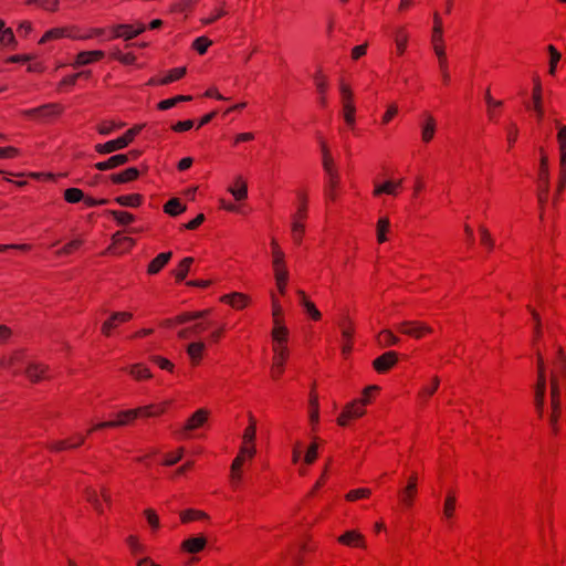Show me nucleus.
<instances>
[{"label":"nucleus","mask_w":566,"mask_h":566,"mask_svg":"<svg viewBox=\"0 0 566 566\" xmlns=\"http://www.w3.org/2000/svg\"><path fill=\"white\" fill-rule=\"evenodd\" d=\"M206 350L207 345L201 340L192 342L187 345L186 353L189 357L191 366L197 367L201 364Z\"/></svg>","instance_id":"nucleus-26"},{"label":"nucleus","mask_w":566,"mask_h":566,"mask_svg":"<svg viewBox=\"0 0 566 566\" xmlns=\"http://www.w3.org/2000/svg\"><path fill=\"white\" fill-rule=\"evenodd\" d=\"M298 205L291 217V237L296 245H300L305 234V223L308 217V199L305 192L297 195Z\"/></svg>","instance_id":"nucleus-2"},{"label":"nucleus","mask_w":566,"mask_h":566,"mask_svg":"<svg viewBox=\"0 0 566 566\" xmlns=\"http://www.w3.org/2000/svg\"><path fill=\"white\" fill-rule=\"evenodd\" d=\"M107 213L118 226H128L136 220L133 213L123 210H108Z\"/></svg>","instance_id":"nucleus-47"},{"label":"nucleus","mask_w":566,"mask_h":566,"mask_svg":"<svg viewBox=\"0 0 566 566\" xmlns=\"http://www.w3.org/2000/svg\"><path fill=\"white\" fill-rule=\"evenodd\" d=\"M15 45H17V40H15L12 29L4 27V29L0 33V46H2V48L12 46L14 49Z\"/></svg>","instance_id":"nucleus-56"},{"label":"nucleus","mask_w":566,"mask_h":566,"mask_svg":"<svg viewBox=\"0 0 566 566\" xmlns=\"http://www.w3.org/2000/svg\"><path fill=\"white\" fill-rule=\"evenodd\" d=\"M105 56L104 51L93 50V51H82L76 54L74 62L72 63L73 67H80L84 65H88L95 62L103 60Z\"/></svg>","instance_id":"nucleus-27"},{"label":"nucleus","mask_w":566,"mask_h":566,"mask_svg":"<svg viewBox=\"0 0 566 566\" xmlns=\"http://www.w3.org/2000/svg\"><path fill=\"white\" fill-rule=\"evenodd\" d=\"M377 342L381 347H390L399 344L400 338L390 329H382L377 335Z\"/></svg>","instance_id":"nucleus-43"},{"label":"nucleus","mask_w":566,"mask_h":566,"mask_svg":"<svg viewBox=\"0 0 566 566\" xmlns=\"http://www.w3.org/2000/svg\"><path fill=\"white\" fill-rule=\"evenodd\" d=\"M210 417V411L206 408L196 410L186 421L184 427L177 432L180 439H188L190 432L202 428Z\"/></svg>","instance_id":"nucleus-6"},{"label":"nucleus","mask_w":566,"mask_h":566,"mask_svg":"<svg viewBox=\"0 0 566 566\" xmlns=\"http://www.w3.org/2000/svg\"><path fill=\"white\" fill-rule=\"evenodd\" d=\"M314 83L317 93H327L328 91V77L323 73L322 70H318L314 75Z\"/></svg>","instance_id":"nucleus-63"},{"label":"nucleus","mask_w":566,"mask_h":566,"mask_svg":"<svg viewBox=\"0 0 566 566\" xmlns=\"http://www.w3.org/2000/svg\"><path fill=\"white\" fill-rule=\"evenodd\" d=\"M256 453L255 446H243L241 444L239 452L230 467V484L232 488H237L243 478V465L247 462H251Z\"/></svg>","instance_id":"nucleus-3"},{"label":"nucleus","mask_w":566,"mask_h":566,"mask_svg":"<svg viewBox=\"0 0 566 566\" xmlns=\"http://www.w3.org/2000/svg\"><path fill=\"white\" fill-rule=\"evenodd\" d=\"M133 319V313L130 312H113L109 317L102 324L101 333L105 337H112L115 329L120 325L128 323Z\"/></svg>","instance_id":"nucleus-10"},{"label":"nucleus","mask_w":566,"mask_h":566,"mask_svg":"<svg viewBox=\"0 0 566 566\" xmlns=\"http://www.w3.org/2000/svg\"><path fill=\"white\" fill-rule=\"evenodd\" d=\"M86 436L75 433L66 439L55 440L48 443V449L52 452H62L75 450L84 444Z\"/></svg>","instance_id":"nucleus-16"},{"label":"nucleus","mask_w":566,"mask_h":566,"mask_svg":"<svg viewBox=\"0 0 566 566\" xmlns=\"http://www.w3.org/2000/svg\"><path fill=\"white\" fill-rule=\"evenodd\" d=\"M417 494L418 474L416 472H412L408 478L407 485L403 489L399 490L398 500L403 507L409 509L413 505Z\"/></svg>","instance_id":"nucleus-14"},{"label":"nucleus","mask_w":566,"mask_h":566,"mask_svg":"<svg viewBox=\"0 0 566 566\" xmlns=\"http://www.w3.org/2000/svg\"><path fill=\"white\" fill-rule=\"evenodd\" d=\"M289 357L284 356H273L272 357V365L270 368V375L271 378L274 380H277L282 377L285 370V364L287 361Z\"/></svg>","instance_id":"nucleus-38"},{"label":"nucleus","mask_w":566,"mask_h":566,"mask_svg":"<svg viewBox=\"0 0 566 566\" xmlns=\"http://www.w3.org/2000/svg\"><path fill=\"white\" fill-rule=\"evenodd\" d=\"M558 132H557V144H558V151H559V163H566V126L556 124Z\"/></svg>","instance_id":"nucleus-48"},{"label":"nucleus","mask_w":566,"mask_h":566,"mask_svg":"<svg viewBox=\"0 0 566 566\" xmlns=\"http://www.w3.org/2000/svg\"><path fill=\"white\" fill-rule=\"evenodd\" d=\"M439 385H440V379H439V377L434 376L431 379V384L428 386H424L420 390L419 398L422 400H428L438 390Z\"/></svg>","instance_id":"nucleus-59"},{"label":"nucleus","mask_w":566,"mask_h":566,"mask_svg":"<svg viewBox=\"0 0 566 566\" xmlns=\"http://www.w3.org/2000/svg\"><path fill=\"white\" fill-rule=\"evenodd\" d=\"M25 377L33 384L50 380L53 378L52 369L43 363L31 361L24 369Z\"/></svg>","instance_id":"nucleus-13"},{"label":"nucleus","mask_w":566,"mask_h":566,"mask_svg":"<svg viewBox=\"0 0 566 566\" xmlns=\"http://www.w3.org/2000/svg\"><path fill=\"white\" fill-rule=\"evenodd\" d=\"M371 495V490L367 488L354 489L350 490L345 499L349 502H355L361 499H368Z\"/></svg>","instance_id":"nucleus-60"},{"label":"nucleus","mask_w":566,"mask_h":566,"mask_svg":"<svg viewBox=\"0 0 566 566\" xmlns=\"http://www.w3.org/2000/svg\"><path fill=\"white\" fill-rule=\"evenodd\" d=\"M365 412L366 409L364 408V403L358 400H353L344 407L343 411L337 418V423L340 427H346L352 420L363 417Z\"/></svg>","instance_id":"nucleus-15"},{"label":"nucleus","mask_w":566,"mask_h":566,"mask_svg":"<svg viewBox=\"0 0 566 566\" xmlns=\"http://www.w3.org/2000/svg\"><path fill=\"white\" fill-rule=\"evenodd\" d=\"M25 3L35 4L48 12H56L60 8V0H27Z\"/></svg>","instance_id":"nucleus-52"},{"label":"nucleus","mask_w":566,"mask_h":566,"mask_svg":"<svg viewBox=\"0 0 566 566\" xmlns=\"http://www.w3.org/2000/svg\"><path fill=\"white\" fill-rule=\"evenodd\" d=\"M114 202L122 207L138 208L144 202V196L140 193L122 195L114 198Z\"/></svg>","instance_id":"nucleus-34"},{"label":"nucleus","mask_w":566,"mask_h":566,"mask_svg":"<svg viewBox=\"0 0 566 566\" xmlns=\"http://www.w3.org/2000/svg\"><path fill=\"white\" fill-rule=\"evenodd\" d=\"M219 301L237 311H242L251 304L250 296L241 292L224 294L220 296Z\"/></svg>","instance_id":"nucleus-20"},{"label":"nucleus","mask_w":566,"mask_h":566,"mask_svg":"<svg viewBox=\"0 0 566 566\" xmlns=\"http://www.w3.org/2000/svg\"><path fill=\"white\" fill-rule=\"evenodd\" d=\"M94 148H95L96 153H98L101 155H105V154H111L116 150L123 149V148H125V146L118 137L116 139L108 140L104 144H96Z\"/></svg>","instance_id":"nucleus-41"},{"label":"nucleus","mask_w":566,"mask_h":566,"mask_svg":"<svg viewBox=\"0 0 566 566\" xmlns=\"http://www.w3.org/2000/svg\"><path fill=\"white\" fill-rule=\"evenodd\" d=\"M339 186V175H333L327 177L326 184V196L329 200L336 199V190Z\"/></svg>","instance_id":"nucleus-57"},{"label":"nucleus","mask_w":566,"mask_h":566,"mask_svg":"<svg viewBox=\"0 0 566 566\" xmlns=\"http://www.w3.org/2000/svg\"><path fill=\"white\" fill-rule=\"evenodd\" d=\"M271 254L273 272H289L285 263V254L274 238L271 240Z\"/></svg>","instance_id":"nucleus-25"},{"label":"nucleus","mask_w":566,"mask_h":566,"mask_svg":"<svg viewBox=\"0 0 566 566\" xmlns=\"http://www.w3.org/2000/svg\"><path fill=\"white\" fill-rule=\"evenodd\" d=\"M396 329L415 339H421L433 332L432 327L420 321H403L396 326Z\"/></svg>","instance_id":"nucleus-7"},{"label":"nucleus","mask_w":566,"mask_h":566,"mask_svg":"<svg viewBox=\"0 0 566 566\" xmlns=\"http://www.w3.org/2000/svg\"><path fill=\"white\" fill-rule=\"evenodd\" d=\"M192 263H193V258H191V256L184 258L179 262L177 268L172 271V274L177 282H181L186 279V276L188 275V273L190 271Z\"/></svg>","instance_id":"nucleus-40"},{"label":"nucleus","mask_w":566,"mask_h":566,"mask_svg":"<svg viewBox=\"0 0 566 566\" xmlns=\"http://www.w3.org/2000/svg\"><path fill=\"white\" fill-rule=\"evenodd\" d=\"M186 211V205H184L179 198H171L164 205V212L177 217Z\"/></svg>","instance_id":"nucleus-42"},{"label":"nucleus","mask_w":566,"mask_h":566,"mask_svg":"<svg viewBox=\"0 0 566 566\" xmlns=\"http://www.w3.org/2000/svg\"><path fill=\"white\" fill-rule=\"evenodd\" d=\"M297 293L301 296V303L305 307L306 313L311 316L313 321H319L322 318V314L317 310L315 304L306 297L304 291H298Z\"/></svg>","instance_id":"nucleus-46"},{"label":"nucleus","mask_w":566,"mask_h":566,"mask_svg":"<svg viewBox=\"0 0 566 566\" xmlns=\"http://www.w3.org/2000/svg\"><path fill=\"white\" fill-rule=\"evenodd\" d=\"M128 373L137 381L147 380L153 377L149 368L144 364H134L129 366Z\"/></svg>","instance_id":"nucleus-39"},{"label":"nucleus","mask_w":566,"mask_h":566,"mask_svg":"<svg viewBox=\"0 0 566 566\" xmlns=\"http://www.w3.org/2000/svg\"><path fill=\"white\" fill-rule=\"evenodd\" d=\"M140 172L135 167L126 168L125 170L109 175L108 179L114 185L128 184L136 180Z\"/></svg>","instance_id":"nucleus-30"},{"label":"nucleus","mask_w":566,"mask_h":566,"mask_svg":"<svg viewBox=\"0 0 566 566\" xmlns=\"http://www.w3.org/2000/svg\"><path fill=\"white\" fill-rule=\"evenodd\" d=\"M228 191L237 201L245 200L248 197V184L242 176H238L229 186Z\"/></svg>","instance_id":"nucleus-31"},{"label":"nucleus","mask_w":566,"mask_h":566,"mask_svg":"<svg viewBox=\"0 0 566 566\" xmlns=\"http://www.w3.org/2000/svg\"><path fill=\"white\" fill-rule=\"evenodd\" d=\"M83 245V240L74 239L64 244L60 250L55 252L56 256L71 255L76 252Z\"/></svg>","instance_id":"nucleus-53"},{"label":"nucleus","mask_w":566,"mask_h":566,"mask_svg":"<svg viewBox=\"0 0 566 566\" xmlns=\"http://www.w3.org/2000/svg\"><path fill=\"white\" fill-rule=\"evenodd\" d=\"M137 155L138 154L136 151H130L128 154L114 155L105 161L96 163L95 168L101 171L111 170V169H114V168L125 165L130 159L137 158Z\"/></svg>","instance_id":"nucleus-19"},{"label":"nucleus","mask_w":566,"mask_h":566,"mask_svg":"<svg viewBox=\"0 0 566 566\" xmlns=\"http://www.w3.org/2000/svg\"><path fill=\"white\" fill-rule=\"evenodd\" d=\"M322 150H323V168L328 176L338 175L337 168L335 166L334 159L326 146L325 143L322 144Z\"/></svg>","instance_id":"nucleus-45"},{"label":"nucleus","mask_w":566,"mask_h":566,"mask_svg":"<svg viewBox=\"0 0 566 566\" xmlns=\"http://www.w3.org/2000/svg\"><path fill=\"white\" fill-rule=\"evenodd\" d=\"M541 159H539V169H538V184H539V195L538 201L541 203L547 200L548 189H549V172H548V157L543 148H539Z\"/></svg>","instance_id":"nucleus-11"},{"label":"nucleus","mask_w":566,"mask_h":566,"mask_svg":"<svg viewBox=\"0 0 566 566\" xmlns=\"http://www.w3.org/2000/svg\"><path fill=\"white\" fill-rule=\"evenodd\" d=\"M145 25L143 23L137 24H117L112 27L111 34L107 38L108 40L113 39H124L132 40L135 36L139 35L145 31Z\"/></svg>","instance_id":"nucleus-17"},{"label":"nucleus","mask_w":566,"mask_h":566,"mask_svg":"<svg viewBox=\"0 0 566 566\" xmlns=\"http://www.w3.org/2000/svg\"><path fill=\"white\" fill-rule=\"evenodd\" d=\"M207 546V538L203 535L189 537L182 541L180 548L182 552L188 554H197L205 549Z\"/></svg>","instance_id":"nucleus-28"},{"label":"nucleus","mask_w":566,"mask_h":566,"mask_svg":"<svg viewBox=\"0 0 566 566\" xmlns=\"http://www.w3.org/2000/svg\"><path fill=\"white\" fill-rule=\"evenodd\" d=\"M394 41L397 54L400 56L403 55L409 41V33L405 27H400L395 31Z\"/></svg>","instance_id":"nucleus-35"},{"label":"nucleus","mask_w":566,"mask_h":566,"mask_svg":"<svg viewBox=\"0 0 566 566\" xmlns=\"http://www.w3.org/2000/svg\"><path fill=\"white\" fill-rule=\"evenodd\" d=\"M172 256L171 252H161L159 253L155 259H153L148 266H147V273L149 275H155L159 273L170 261Z\"/></svg>","instance_id":"nucleus-32"},{"label":"nucleus","mask_w":566,"mask_h":566,"mask_svg":"<svg viewBox=\"0 0 566 566\" xmlns=\"http://www.w3.org/2000/svg\"><path fill=\"white\" fill-rule=\"evenodd\" d=\"M60 39L81 40V28L78 25H65L50 29L42 35L40 43Z\"/></svg>","instance_id":"nucleus-9"},{"label":"nucleus","mask_w":566,"mask_h":566,"mask_svg":"<svg viewBox=\"0 0 566 566\" xmlns=\"http://www.w3.org/2000/svg\"><path fill=\"white\" fill-rule=\"evenodd\" d=\"M543 87L542 82L538 76L533 78V90H532V107L538 108L543 107Z\"/></svg>","instance_id":"nucleus-44"},{"label":"nucleus","mask_w":566,"mask_h":566,"mask_svg":"<svg viewBox=\"0 0 566 566\" xmlns=\"http://www.w3.org/2000/svg\"><path fill=\"white\" fill-rule=\"evenodd\" d=\"M184 453H185V448L184 447H179L174 452L166 453L165 454V459L163 461V465H166V467L175 465L176 463H178L182 459Z\"/></svg>","instance_id":"nucleus-64"},{"label":"nucleus","mask_w":566,"mask_h":566,"mask_svg":"<svg viewBox=\"0 0 566 566\" xmlns=\"http://www.w3.org/2000/svg\"><path fill=\"white\" fill-rule=\"evenodd\" d=\"M337 542L348 547H365V537L356 530L345 532L337 538Z\"/></svg>","instance_id":"nucleus-29"},{"label":"nucleus","mask_w":566,"mask_h":566,"mask_svg":"<svg viewBox=\"0 0 566 566\" xmlns=\"http://www.w3.org/2000/svg\"><path fill=\"white\" fill-rule=\"evenodd\" d=\"M135 244V241L130 237H125L122 232H116L112 237V244L108 247L107 251L115 254H123L128 252Z\"/></svg>","instance_id":"nucleus-23"},{"label":"nucleus","mask_w":566,"mask_h":566,"mask_svg":"<svg viewBox=\"0 0 566 566\" xmlns=\"http://www.w3.org/2000/svg\"><path fill=\"white\" fill-rule=\"evenodd\" d=\"M186 72L187 69L185 66L171 69L164 77H161V83H166L167 85L169 83L179 81L186 75Z\"/></svg>","instance_id":"nucleus-55"},{"label":"nucleus","mask_w":566,"mask_h":566,"mask_svg":"<svg viewBox=\"0 0 566 566\" xmlns=\"http://www.w3.org/2000/svg\"><path fill=\"white\" fill-rule=\"evenodd\" d=\"M398 363V354L394 350L386 352L373 361L374 369L379 374L389 371Z\"/></svg>","instance_id":"nucleus-22"},{"label":"nucleus","mask_w":566,"mask_h":566,"mask_svg":"<svg viewBox=\"0 0 566 566\" xmlns=\"http://www.w3.org/2000/svg\"><path fill=\"white\" fill-rule=\"evenodd\" d=\"M63 198L69 203H77L84 199V192L80 188H67L63 193Z\"/></svg>","instance_id":"nucleus-62"},{"label":"nucleus","mask_w":566,"mask_h":566,"mask_svg":"<svg viewBox=\"0 0 566 566\" xmlns=\"http://www.w3.org/2000/svg\"><path fill=\"white\" fill-rule=\"evenodd\" d=\"M208 518V515L203 511L188 509L180 513V521L182 523H190L193 521H200Z\"/></svg>","instance_id":"nucleus-50"},{"label":"nucleus","mask_w":566,"mask_h":566,"mask_svg":"<svg viewBox=\"0 0 566 566\" xmlns=\"http://www.w3.org/2000/svg\"><path fill=\"white\" fill-rule=\"evenodd\" d=\"M255 436H256V421L253 417H250V423L244 429L241 444L255 446Z\"/></svg>","instance_id":"nucleus-49"},{"label":"nucleus","mask_w":566,"mask_h":566,"mask_svg":"<svg viewBox=\"0 0 566 566\" xmlns=\"http://www.w3.org/2000/svg\"><path fill=\"white\" fill-rule=\"evenodd\" d=\"M64 112V106L60 103H49L39 107L24 109L21 116L32 120H46L59 117Z\"/></svg>","instance_id":"nucleus-4"},{"label":"nucleus","mask_w":566,"mask_h":566,"mask_svg":"<svg viewBox=\"0 0 566 566\" xmlns=\"http://www.w3.org/2000/svg\"><path fill=\"white\" fill-rule=\"evenodd\" d=\"M136 420V412L133 409L122 410L115 415V418L111 420L114 423V428L125 427L132 424Z\"/></svg>","instance_id":"nucleus-36"},{"label":"nucleus","mask_w":566,"mask_h":566,"mask_svg":"<svg viewBox=\"0 0 566 566\" xmlns=\"http://www.w3.org/2000/svg\"><path fill=\"white\" fill-rule=\"evenodd\" d=\"M211 313V310L203 311H193V312H182L175 317L165 318L159 323L160 327L164 328H174L177 325H182L191 321H197L208 316Z\"/></svg>","instance_id":"nucleus-12"},{"label":"nucleus","mask_w":566,"mask_h":566,"mask_svg":"<svg viewBox=\"0 0 566 566\" xmlns=\"http://www.w3.org/2000/svg\"><path fill=\"white\" fill-rule=\"evenodd\" d=\"M271 304H272L273 326L285 325L284 324L283 307H282V305L280 303V300L277 298V296L273 292L271 293Z\"/></svg>","instance_id":"nucleus-37"},{"label":"nucleus","mask_w":566,"mask_h":566,"mask_svg":"<svg viewBox=\"0 0 566 566\" xmlns=\"http://www.w3.org/2000/svg\"><path fill=\"white\" fill-rule=\"evenodd\" d=\"M547 51L549 53V69H548V73L551 75H555L557 64H558V62L562 59V54L557 51V49L553 44H549L547 46Z\"/></svg>","instance_id":"nucleus-58"},{"label":"nucleus","mask_w":566,"mask_h":566,"mask_svg":"<svg viewBox=\"0 0 566 566\" xmlns=\"http://www.w3.org/2000/svg\"><path fill=\"white\" fill-rule=\"evenodd\" d=\"M420 127L422 143L429 144L434 138L437 132V120L431 113L424 112L421 115Z\"/></svg>","instance_id":"nucleus-21"},{"label":"nucleus","mask_w":566,"mask_h":566,"mask_svg":"<svg viewBox=\"0 0 566 566\" xmlns=\"http://www.w3.org/2000/svg\"><path fill=\"white\" fill-rule=\"evenodd\" d=\"M24 360V352L15 350L0 357V368L10 370L13 375L20 374Z\"/></svg>","instance_id":"nucleus-18"},{"label":"nucleus","mask_w":566,"mask_h":566,"mask_svg":"<svg viewBox=\"0 0 566 566\" xmlns=\"http://www.w3.org/2000/svg\"><path fill=\"white\" fill-rule=\"evenodd\" d=\"M402 190V179L399 180H387L382 184H376L373 190L374 197L381 195L398 196Z\"/></svg>","instance_id":"nucleus-24"},{"label":"nucleus","mask_w":566,"mask_h":566,"mask_svg":"<svg viewBox=\"0 0 566 566\" xmlns=\"http://www.w3.org/2000/svg\"><path fill=\"white\" fill-rule=\"evenodd\" d=\"M390 229V221L387 217L379 218L377 221V241L378 243H384L387 241V233Z\"/></svg>","instance_id":"nucleus-51"},{"label":"nucleus","mask_w":566,"mask_h":566,"mask_svg":"<svg viewBox=\"0 0 566 566\" xmlns=\"http://www.w3.org/2000/svg\"><path fill=\"white\" fill-rule=\"evenodd\" d=\"M546 392V376H545V364L544 358L541 354H537V382L535 388V407L539 415L543 412L544 401Z\"/></svg>","instance_id":"nucleus-8"},{"label":"nucleus","mask_w":566,"mask_h":566,"mask_svg":"<svg viewBox=\"0 0 566 566\" xmlns=\"http://www.w3.org/2000/svg\"><path fill=\"white\" fill-rule=\"evenodd\" d=\"M457 505L455 495L452 492L447 494L444 505H443V515L446 518H451L454 515Z\"/></svg>","instance_id":"nucleus-61"},{"label":"nucleus","mask_w":566,"mask_h":566,"mask_svg":"<svg viewBox=\"0 0 566 566\" xmlns=\"http://www.w3.org/2000/svg\"><path fill=\"white\" fill-rule=\"evenodd\" d=\"M319 419V407L317 395L313 391L310 395V421L312 424H317Z\"/></svg>","instance_id":"nucleus-54"},{"label":"nucleus","mask_w":566,"mask_h":566,"mask_svg":"<svg viewBox=\"0 0 566 566\" xmlns=\"http://www.w3.org/2000/svg\"><path fill=\"white\" fill-rule=\"evenodd\" d=\"M340 329L342 340H354L355 324L348 315H343L337 322Z\"/></svg>","instance_id":"nucleus-33"},{"label":"nucleus","mask_w":566,"mask_h":566,"mask_svg":"<svg viewBox=\"0 0 566 566\" xmlns=\"http://www.w3.org/2000/svg\"><path fill=\"white\" fill-rule=\"evenodd\" d=\"M554 369L551 375V417L549 424L554 433L558 432V419L560 417V390L558 378L566 377V355L562 346L557 347L556 357L553 361Z\"/></svg>","instance_id":"nucleus-1"},{"label":"nucleus","mask_w":566,"mask_h":566,"mask_svg":"<svg viewBox=\"0 0 566 566\" xmlns=\"http://www.w3.org/2000/svg\"><path fill=\"white\" fill-rule=\"evenodd\" d=\"M339 92L343 104V115L347 125L354 126L356 107L354 104V93L348 83L344 80L339 81Z\"/></svg>","instance_id":"nucleus-5"}]
</instances>
